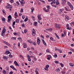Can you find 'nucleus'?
I'll return each mask as SVG.
<instances>
[{
	"mask_svg": "<svg viewBox=\"0 0 74 74\" xmlns=\"http://www.w3.org/2000/svg\"><path fill=\"white\" fill-rule=\"evenodd\" d=\"M41 42V41H40V38H37V42L38 43V45H40V42Z\"/></svg>",
	"mask_w": 74,
	"mask_h": 74,
	"instance_id": "obj_9",
	"label": "nucleus"
},
{
	"mask_svg": "<svg viewBox=\"0 0 74 74\" xmlns=\"http://www.w3.org/2000/svg\"><path fill=\"white\" fill-rule=\"evenodd\" d=\"M22 18L23 19H25V15H23L22 16Z\"/></svg>",
	"mask_w": 74,
	"mask_h": 74,
	"instance_id": "obj_58",
	"label": "nucleus"
},
{
	"mask_svg": "<svg viewBox=\"0 0 74 74\" xmlns=\"http://www.w3.org/2000/svg\"><path fill=\"white\" fill-rule=\"evenodd\" d=\"M37 17L38 18V20L39 21H40L41 19V15L40 14H38L37 15Z\"/></svg>",
	"mask_w": 74,
	"mask_h": 74,
	"instance_id": "obj_11",
	"label": "nucleus"
},
{
	"mask_svg": "<svg viewBox=\"0 0 74 74\" xmlns=\"http://www.w3.org/2000/svg\"><path fill=\"white\" fill-rule=\"evenodd\" d=\"M3 42H4V43L5 44H7V42L4 41H3Z\"/></svg>",
	"mask_w": 74,
	"mask_h": 74,
	"instance_id": "obj_48",
	"label": "nucleus"
},
{
	"mask_svg": "<svg viewBox=\"0 0 74 74\" xmlns=\"http://www.w3.org/2000/svg\"><path fill=\"white\" fill-rule=\"evenodd\" d=\"M12 6H11L10 4H8V5L6 6V8L10 9V8H12Z\"/></svg>",
	"mask_w": 74,
	"mask_h": 74,
	"instance_id": "obj_6",
	"label": "nucleus"
},
{
	"mask_svg": "<svg viewBox=\"0 0 74 74\" xmlns=\"http://www.w3.org/2000/svg\"><path fill=\"white\" fill-rule=\"evenodd\" d=\"M27 57L28 58V61H29V62H30L31 61V59H30L31 58H33V56H27Z\"/></svg>",
	"mask_w": 74,
	"mask_h": 74,
	"instance_id": "obj_8",
	"label": "nucleus"
},
{
	"mask_svg": "<svg viewBox=\"0 0 74 74\" xmlns=\"http://www.w3.org/2000/svg\"><path fill=\"white\" fill-rule=\"evenodd\" d=\"M6 71L8 72L9 71V67L8 66H6Z\"/></svg>",
	"mask_w": 74,
	"mask_h": 74,
	"instance_id": "obj_19",
	"label": "nucleus"
},
{
	"mask_svg": "<svg viewBox=\"0 0 74 74\" xmlns=\"http://www.w3.org/2000/svg\"><path fill=\"white\" fill-rule=\"evenodd\" d=\"M13 34H14V35H15L16 36H17V35H18V33H14Z\"/></svg>",
	"mask_w": 74,
	"mask_h": 74,
	"instance_id": "obj_42",
	"label": "nucleus"
},
{
	"mask_svg": "<svg viewBox=\"0 0 74 74\" xmlns=\"http://www.w3.org/2000/svg\"><path fill=\"white\" fill-rule=\"evenodd\" d=\"M16 22L17 23H19V20L16 19Z\"/></svg>",
	"mask_w": 74,
	"mask_h": 74,
	"instance_id": "obj_30",
	"label": "nucleus"
},
{
	"mask_svg": "<svg viewBox=\"0 0 74 74\" xmlns=\"http://www.w3.org/2000/svg\"><path fill=\"white\" fill-rule=\"evenodd\" d=\"M6 30H5V28H4L2 32V36L3 37H4V36H5V31Z\"/></svg>",
	"mask_w": 74,
	"mask_h": 74,
	"instance_id": "obj_2",
	"label": "nucleus"
},
{
	"mask_svg": "<svg viewBox=\"0 0 74 74\" xmlns=\"http://www.w3.org/2000/svg\"><path fill=\"white\" fill-rule=\"evenodd\" d=\"M14 63L15 64V66H18V67H19V64H18V63H17V62L16 61H14Z\"/></svg>",
	"mask_w": 74,
	"mask_h": 74,
	"instance_id": "obj_13",
	"label": "nucleus"
},
{
	"mask_svg": "<svg viewBox=\"0 0 74 74\" xmlns=\"http://www.w3.org/2000/svg\"><path fill=\"white\" fill-rule=\"evenodd\" d=\"M24 0H21V1H20V3L21 4H25V1H23Z\"/></svg>",
	"mask_w": 74,
	"mask_h": 74,
	"instance_id": "obj_20",
	"label": "nucleus"
},
{
	"mask_svg": "<svg viewBox=\"0 0 74 74\" xmlns=\"http://www.w3.org/2000/svg\"><path fill=\"white\" fill-rule=\"evenodd\" d=\"M10 74H13V72L11 71L9 73Z\"/></svg>",
	"mask_w": 74,
	"mask_h": 74,
	"instance_id": "obj_64",
	"label": "nucleus"
},
{
	"mask_svg": "<svg viewBox=\"0 0 74 74\" xmlns=\"http://www.w3.org/2000/svg\"><path fill=\"white\" fill-rule=\"evenodd\" d=\"M68 5H69L71 10H73V5H71V3H70L69 2H68Z\"/></svg>",
	"mask_w": 74,
	"mask_h": 74,
	"instance_id": "obj_5",
	"label": "nucleus"
},
{
	"mask_svg": "<svg viewBox=\"0 0 74 74\" xmlns=\"http://www.w3.org/2000/svg\"><path fill=\"white\" fill-rule=\"evenodd\" d=\"M56 38L58 39H59V36L57 35L56 36Z\"/></svg>",
	"mask_w": 74,
	"mask_h": 74,
	"instance_id": "obj_51",
	"label": "nucleus"
},
{
	"mask_svg": "<svg viewBox=\"0 0 74 74\" xmlns=\"http://www.w3.org/2000/svg\"><path fill=\"white\" fill-rule=\"evenodd\" d=\"M66 29L67 30H71V27H68L66 28Z\"/></svg>",
	"mask_w": 74,
	"mask_h": 74,
	"instance_id": "obj_29",
	"label": "nucleus"
},
{
	"mask_svg": "<svg viewBox=\"0 0 74 74\" xmlns=\"http://www.w3.org/2000/svg\"><path fill=\"white\" fill-rule=\"evenodd\" d=\"M71 25H73V26H74V22H72L71 23Z\"/></svg>",
	"mask_w": 74,
	"mask_h": 74,
	"instance_id": "obj_56",
	"label": "nucleus"
},
{
	"mask_svg": "<svg viewBox=\"0 0 74 74\" xmlns=\"http://www.w3.org/2000/svg\"><path fill=\"white\" fill-rule=\"evenodd\" d=\"M43 10L44 11H45V12H48L49 11V10H46V8H43Z\"/></svg>",
	"mask_w": 74,
	"mask_h": 74,
	"instance_id": "obj_22",
	"label": "nucleus"
},
{
	"mask_svg": "<svg viewBox=\"0 0 74 74\" xmlns=\"http://www.w3.org/2000/svg\"><path fill=\"white\" fill-rule=\"evenodd\" d=\"M54 62L56 64H59V62L58 61H55Z\"/></svg>",
	"mask_w": 74,
	"mask_h": 74,
	"instance_id": "obj_25",
	"label": "nucleus"
},
{
	"mask_svg": "<svg viewBox=\"0 0 74 74\" xmlns=\"http://www.w3.org/2000/svg\"><path fill=\"white\" fill-rule=\"evenodd\" d=\"M8 19L7 21L8 22H11V19H12V17H11V16L10 15H9L8 16Z\"/></svg>",
	"mask_w": 74,
	"mask_h": 74,
	"instance_id": "obj_3",
	"label": "nucleus"
},
{
	"mask_svg": "<svg viewBox=\"0 0 74 74\" xmlns=\"http://www.w3.org/2000/svg\"><path fill=\"white\" fill-rule=\"evenodd\" d=\"M13 68L12 69L14 70H15L16 71H17V69H16L14 67V66L13 67Z\"/></svg>",
	"mask_w": 74,
	"mask_h": 74,
	"instance_id": "obj_43",
	"label": "nucleus"
},
{
	"mask_svg": "<svg viewBox=\"0 0 74 74\" xmlns=\"http://www.w3.org/2000/svg\"><path fill=\"white\" fill-rule=\"evenodd\" d=\"M18 39H19V40H21V42H22V38L21 37H19L18 38Z\"/></svg>",
	"mask_w": 74,
	"mask_h": 74,
	"instance_id": "obj_26",
	"label": "nucleus"
},
{
	"mask_svg": "<svg viewBox=\"0 0 74 74\" xmlns=\"http://www.w3.org/2000/svg\"><path fill=\"white\" fill-rule=\"evenodd\" d=\"M69 27V24H67L66 25V28L67 27Z\"/></svg>",
	"mask_w": 74,
	"mask_h": 74,
	"instance_id": "obj_54",
	"label": "nucleus"
},
{
	"mask_svg": "<svg viewBox=\"0 0 74 74\" xmlns=\"http://www.w3.org/2000/svg\"><path fill=\"white\" fill-rule=\"evenodd\" d=\"M43 43L44 45H45V46H47V44H46V42H43Z\"/></svg>",
	"mask_w": 74,
	"mask_h": 74,
	"instance_id": "obj_47",
	"label": "nucleus"
},
{
	"mask_svg": "<svg viewBox=\"0 0 74 74\" xmlns=\"http://www.w3.org/2000/svg\"><path fill=\"white\" fill-rule=\"evenodd\" d=\"M64 35H66V32L65 31H64Z\"/></svg>",
	"mask_w": 74,
	"mask_h": 74,
	"instance_id": "obj_57",
	"label": "nucleus"
},
{
	"mask_svg": "<svg viewBox=\"0 0 74 74\" xmlns=\"http://www.w3.org/2000/svg\"><path fill=\"white\" fill-rule=\"evenodd\" d=\"M32 36H33L34 37L36 36V31L34 30V29H33V31H32Z\"/></svg>",
	"mask_w": 74,
	"mask_h": 74,
	"instance_id": "obj_4",
	"label": "nucleus"
},
{
	"mask_svg": "<svg viewBox=\"0 0 74 74\" xmlns=\"http://www.w3.org/2000/svg\"><path fill=\"white\" fill-rule=\"evenodd\" d=\"M34 43V42H30V43H31V44H32V45H33Z\"/></svg>",
	"mask_w": 74,
	"mask_h": 74,
	"instance_id": "obj_63",
	"label": "nucleus"
},
{
	"mask_svg": "<svg viewBox=\"0 0 74 74\" xmlns=\"http://www.w3.org/2000/svg\"><path fill=\"white\" fill-rule=\"evenodd\" d=\"M38 71V68L36 69V71H35V72Z\"/></svg>",
	"mask_w": 74,
	"mask_h": 74,
	"instance_id": "obj_49",
	"label": "nucleus"
},
{
	"mask_svg": "<svg viewBox=\"0 0 74 74\" xmlns=\"http://www.w3.org/2000/svg\"><path fill=\"white\" fill-rule=\"evenodd\" d=\"M55 27L56 28H60V25L59 24H56Z\"/></svg>",
	"mask_w": 74,
	"mask_h": 74,
	"instance_id": "obj_15",
	"label": "nucleus"
},
{
	"mask_svg": "<svg viewBox=\"0 0 74 74\" xmlns=\"http://www.w3.org/2000/svg\"><path fill=\"white\" fill-rule=\"evenodd\" d=\"M31 10H32V13L33 12V11L34 10V8L33 7H32L31 8Z\"/></svg>",
	"mask_w": 74,
	"mask_h": 74,
	"instance_id": "obj_24",
	"label": "nucleus"
},
{
	"mask_svg": "<svg viewBox=\"0 0 74 74\" xmlns=\"http://www.w3.org/2000/svg\"><path fill=\"white\" fill-rule=\"evenodd\" d=\"M56 5H58L59 4V2H58V0H56Z\"/></svg>",
	"mask_w": 74,
	"mask_h": 74,
	"instance_id": "obj_31",
	"label": "nucleus"
},
{
	"mask_svg": "<svg viewBox=\"0 0 74 74\" xmlns=\"http://www.w3.org/2000/svg\"><path fill=\"white\" fill-rule=\"evenodd\" d=\"M32 18H33V19L34 21V20H35V18L33 16H32Z\"/></svg>",
	"mask_w": 74,
	"mask_h": 74,
	"instance_id": "obj_41",
	"label": "nucleus"
},
{
	"mask_svg": "<svg viewBox=\"0 0 74 74\" xmlns=\"http://www.w3.org/2000/svg\"><path fill=\"white\" fill-rule=\"evenodd\" d=\"M27 29H25L24 31V33H26V32H27Z\"/></svg>",
	"mask_w": 74,
	"mask_h": 74,
	"instance_id": "obj_40",
	"label": "nucleus"
},
{
	"mask_svg": "<svg viewBox=\"0 0 74 74\" xmlns=\"http://www.w3.org/2000/svg\"><path fill=\"white\" fill-rule=\"evenodd\" d=\"M34 26H37V22H34Z\"/></svg>",
	"mask_w": 74,
	"mask_h": 74,
	"instance_id": "obj_21",
	"label": "nucleus"
},
{
	"mask_svg": "<svg viewBox=\"0 0 74 74\" xmlns=\"http://www.w3.org/2000/svg\"><path fill=\"white\" fill-rule=\"evenodd\" d=\"M55 50L56 51H59V49H58V48H56V47H55Z\"/></svg>",
	"mask_w": 74,
	"mask_h": 74,
	"instance_id": "obj_37",
	"label": "nucleus"
},
{
	"mask_svg": "<svg viewBox=\"0 0 74 74\" xmlns=\"http://www.w3.org/2000/svg\"><path fill=\"white\" fill-rule=\"evenodd\" d=\"M62 3H66V0H62Z\"/></svg>",
	"mask_w": 74,
	"mask_h": 74,
	"instance_id": "obj_32",
	"label": "nucleus"
},
{
	"mask_svg": "<svg viewBox=\"0 0 74 74\" xmlns=\"http://www.w3.org/2000/svg\"><path fill=\"white\" fill-rule=\"evenodd\" d=\"M33 59H34V61H36V60H37V59H36V58L35 57H33Z\"/></svg>",
	"mask_w": 74,
	"mask_h": 74,
	"instance_id": "obj_35",
	"label": "nucleus"
},
{
	"mask_svg": "<svg viewBox=\"0 0 74 74\" xmlns=\"http://www.w3.org/2000/svg\"><path fill=\"white\" fill-rule=\"evenodd\" d=\"M50 40H51L52 41H53V38L52 37L50 38Z\"/></svg>",
	"mask_w": 74,
	"mask_h": 74,
	"instance_id": "obj_45",
	"label": "nucleus"
},
{
	"mask_svg": "<svg viewBox=\"0 0 74 74\" xmlns=\"http://www.w3.org/2000/svg\"><path fill=\"white\" fill-rule=\"evenodd\" d=\"M47 8L48 10H49V9H50V6L49 5H47Z\"/></svg>",
	"mask_w": 74,
	"mask_h": 74,
	"instance_id": "obj_34",
	"label": "nucleus"
},
{
	"mask_svg": "<svg viewBox=\"0 0 74 74\" xmlns=\"http://www.w3.org/2000/svg\"><path fill=\"white\" fill-rule=\"evenodd\" d=\"M60 71V69H58L56 70V71H57L58 72V71Z\"/></svg>",
	"mask_w": 74,
	"mask_h": 74,
	"instance_id": "obj_33",
	"label": "nucleus"
},
{
	"mask_svg": "<svg viewBox=\"0 0 74 74\" xmlns=\"http://www.w3.org/2000/svg\"><path fill=\"white\" fill-rule=\"evenodd\" d=\"M21 12H23V8L21 9Z\"/></svg>",
	"mask_w": 74,
	"mask_h": 74,
	"instance_id": "obj_39",
	"label": "nucleus"
},
{
	"mask_svg": "<svg viewBox=\"0 0 74 74\" xmlns=\"http://www.w3.org/2000/svg\"><path fill=\"white\" fill-rule=\"evenodd\" d=\"M14 15V16H16V17H18V15H17V13L16 12H15Z\"/></svg>",
	"mask_w": 74,
	"mask_h": 74,
	"instance_id": "obj_27",
	"label": "nucleus"
},
{
	"mask_svg": "<svg viewBox=\"0 0 74 74\" xmlns=\"http://www.w3.org/2000/svg\"><path fill=\"white\" fill-rule=\"evenodd\" d=\"M15 25V22L14 21L13 23V24L12 25Z\"/></svg>",
	"mask_w": 74,
	"mask_h": 74,
	"instance_id": "obj_52",
	"label": "nucleus"
},
{
	"mask_svg": "<svg viewBox=\"0 0 74 74\" xmlns=\"http://www.w3.org/2000/svg\"><path fill=\"white\" fill-rule=\"evenodd\" d=\"M59 52H60V53H62V50H59Z\"/></svg>",
	"mask_w": 74,
	"mask_h": 74,
	"instance_id": "obj_61",
	"label": "nucleus"
},
{
	"mask_svg": "<svg viewBox=\"0 0 74 74\" xmlns=\"http://www.w3.org/2000/svg\"><path fill=\"white\" fill-rule=\"evenodd\" d=\"M46 51L47 52H49V53H50V51H49V50L48 49H47Z\"/></svg>",
	"mask_w": 74,
	"mask_h": 74,
	"instance_id": "obj_36",
	"label": "nucleus"
},
{
	"mask_svg": "<svg viewBox=\"0 0 74 74\" xmlns=\"http://www.w3.org/2000/svg\"><path fill=\"white\" fill-rule=\"evenodd\" d=\"M48 67H49V66L48 65H46L45 68H44L45 70H46V71H48L49 70Z\"/></svg>",
	"mask_w": 74,
	"mask_h": 74,
	"instance_id": "obj_7",
	"label": "nucleus"
},
{
	"mask_svg": "<svg viewBox=\"0 0 74 74\" xmlns=\"http://www.w3.org/2000/svg\"><path fill=\"white\" fill-rule=\"evenodd\" d=\"M70 50L71 51H72V52H74V49H70Z\"/></svg>",
	"mask_w": 74,
	"mask_h": 74,
	"instance_id": "obj_46",
	"label": "nucleus"
},
{
	"mask_svg": "<svg viewBox=\"0 0 74 74\" xmlns=\"http://www.w3.org/2000/svg\"><path fill=\"white\" fill-rule=\"evenodd\" d=\"M23 45L24 46V48H27V46L26 45V43H24L23 44Z\"/></svg>",
	"mask_w": 74,
	"mask_h": 74,
	"instance_id": "obj_14",
	"label": "nucleus"
},
{
	"mask_svg": "<svg viewBox=\"0 0 74 74\" xmlns=\"http://www.w3.org/2000/svg\"><path fill=\"white\" fill-rule=\"evenodd\" d=\"M3 59L4 60H7V57L6 56H3Z\"/></svg>",
	"mask_w": 74,
	"mask_h": 74,
	"instance_id": "obj_18",
	"label": "nucleus"
},
{
	"mask_svg": "<svg viewBox=\"0 0 74 74\" xmlns=\"http://www.w3.org/2000/svg\"><path fill=\"white\" fill-rule=\"evenodd\" d=\"M14 67V66H13V65H11L10 66V67H11V68H12V69H13L14 68V67Z\"/></svg>",
	"mask_w": 74,
	"mask_h": 74,
	"instance_id": "obj_60",
	"label": "nucleus"
},
{
	"mask_svg": "<svg viewBox=\"0 0 74 74\" xmlns=\"http://www.w3.org/2000/svg\"><path fill=\"white\" fill-rule=\"evenodd\" d=\"M3 73L4 74H7V72L5 70H3Z\"/></svg>",
	"mask_w": 74,
	"mask_h": 74,
	"instance_id": "obj_23",
	"label": "nucleus"
},
{
	"mask_svg": "<svg viewBox=\"0 0 74 74\" xmlns=\"http://www.w3.org/2000/svg\"><path fill=\"white\" fill-rule=\"evenodd\" d=\"M65 21H68V20H69V17L67 15H66L65 16Z\"/></svg>",
	"mask_w": 74,
	"mask_h": 74,
	"instance_id": "obj_16",
	"label": "nucleus"
},
{
	"mask_svg": "<svg viewBox=\"0 0 74 74\" xmlns=\"http://www.w3.org/2000/svg\"><path fill=\"white\" fill-rule=\"evenodd\" d=\"M9 53H10V52L9 51H6L5 53V54L6 55H8V54H9Z\"/></svg>",
	"mask_w": 74,
	"mask_h": 74,
	"instance_id": "obj_17",
	"label": "nucleus"
},
{
	"mask_svg": "<svg viewBox=\"0 0 74 74\" xmlns=\"http://www.w3.org/2000/svg\"><path fill=\"white\" fill-rule=\"evenodd\" d=\"M61 35H62V37H64V35L63 34V33Z\"/></svg>",
	"mask_w": 74,
	"mask_h": 74,
	"instance_id": "obj_53",
	"label": "nucleus"
},
{
	"mask_svg": "<svg viewBox=\"0 0 74 74\" xmlns=\"http://www.w3.org/2000/svg\"><path fill=\"white\" fill-rule=\"evenodd\" d=\"M52 2L53 3L54 5H52L53 7H55V8H56V0H52Z\"/></svg>",
	"mask_w": 74,
	"mask_h": 74,
	"instance_id": "obj_1",
	"label": "nucleus"
},
{
	"mask_svg": "<svg viewBox=\"0 0 74 74\" xmlns=\"http://www.w3.org/2000/svg\"><path fill=\"white\" fill-rule=\"evenodd\" d=\"M60 65H61V66L62 67H63V64L62 63H60Z\"/></svg>",
	"mask_w": 74,
	"mask_h": 74,
	"instance_id": "obj_44",
	"label": "nucleus"
},
{
	"mask_svg": "<svg viewBox=\"0 0 74 74\" xmlns=\"http://www.w3.org/2000/svg\"><path fill=\"white\" fill-rule=\"evenodd\" d=\"M52 28H50L49 29H48V30L49 31H50V32H51V31H52Z\"/></svg>",
	"mask_w": 74,
	"mask_h": 74,
	"instance_id": "obj_38",
	"label": "nucleus"
},
{
	"mask_svg": "<svg viewBox=\"0 0 74 74\" xmlns=\"http://www.w3.org/2000/svg\"><path fill=\"white\" fill-rule=\"evenodd\" d=\"M48 58H52V56H47Z\"/></svg>",
	"mask_w": 74,
	"mask_h": 74,
	"instance_id": "obj_62",
	"label": "nucleus"
},
{
	"mask_svg": "<svg viewBox=\"0 0 74 74\" xmlns=\"http://www.w3.org/2000/svg\"><path fill=\"white\" fill-rule=\"evenodd\" d=\"M28 20V18H25L24 20L25 22H27V21Z\"/></svg>",
	"mask_w": 74,
	"mask_h": 74,
	"instance_id": "obj_28",
	"label": "nucleus"
},
{
	"mask_svg": "<svg viewBox=\"0 0 74 74\" xmlns=\"http://www.w3.org/2000/svg\"><path fill=\"white\" fill-rule=\"evenodd\" d=\"M18 47H20V43H19V42L18 43Z\"/></svg>",
	"mask_w": 74,
	"mask_h": 74,
	"instance_id": "obj_59",
	"label": "nucleus"
},
{
	"mask_svg": "<svg viewBox=\"0 0 74 74\" xmlns=\"http://www.w3.org/2000/svg\"><path fill=\"white\" fill-rule=\"evenodd\" d=\"M2 20L3 23H5V19L4 18L2 17Z\"/></svg>",
	"mask_w": 74,
	"mask_h": 74,
	"instance_id": "obj_12",
	"label": "nucleus"
},
{
	"mask_svg": "<svg viewBox=\"0 0 74 74\" xmlns=\"http://www.w3.org/2000/svg\"><path fill=\"white\" fill-rule=\"evenodd\" d=\"M64 10V9H61L59 10L58 12L59 14H62V11Z\"/></svg>",
	"mask_w": 74,
	"mask_h": 74,
	"instance_id": "obj_10",
	"label": "nucleus"
},
{
	"mask_svg": "<svg viewBox=\"0 0 74 74\" xmlns=\"http://www.w3.org/2000/svg\"><path fill=\"white\" fill-rule=\"evenodd\" d=\"M10 1L12 3L14 2V0H10Z\"/></svg>",
	"mask_w": 74,
	"mask_h": 74,
	"instance_id": "obj_50",
	"label": "nucleus"
},
{
	"mask_svg": "<svg viewBox=\"0 0 74 74\" xmlns=\"http://www.w3.org/2000/svg\"><path fill=\"white\" fill-rule=\"evenodd\" d=\"M16 3L17 4V5H19V2L18 1H16Z\"/></svg>",
	"mask_w": 74,
	"mask_h": 74,
	"instance_id": "obj_55",
	"label": "nucleus"
}]
</instances>
